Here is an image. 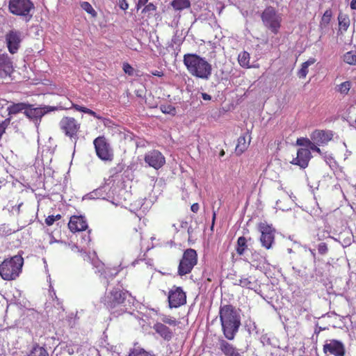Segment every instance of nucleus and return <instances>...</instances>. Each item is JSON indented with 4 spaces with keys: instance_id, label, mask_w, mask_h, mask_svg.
I'll list each match as a JSON object with an SVG mask.
<instances>
[{
    "instance_id": "1",
    "label": "nucleus",
    "mask_w": 356,
    "mask_h": 356,
    "mask_svg": "<svg viewBox=\"0 0 356 356\" xmlns=\"http://www.w3.org/2000/svg\"><path fill=\"white\" fill-rule=\"evenodd\" d=\"M131 294L128 291L120 287H113L101 298V302L111 315L118 317L127 312L131 305Z\"/></svg>"
},
{
    "instance_id": "2",
    "label": "nucleus",
    "mask_w": 356,
    "mask_h": 356,
    "mask_svg": "<svg viewBox=\"0 0 356 356\" xmlns=\"http://www.w3.org/2000/svg\"><path fill=\"white\" fill-rule=\"evenodd\" d=\"M219 317L225 337L233 340L241 325L238 311L230 304L220 305Z\"/></svg>"
},
{
    "instance_id": "3",
    "label": "nucleus",
    "mask_w": 356,
    "mask_h": 356,
    "mask_svg": "<svg viewBox=\"0 0 356 356\" xmlns=\"http://www.w3.org/2000/svg\"><path fill=\"white\" fill-rule=\"evenodd\" d=\"M183 62L188 72L195 77L207 80L211 75V65L195 54H185Z\"/></svg>"
},
{
    "instance_id": "4",
    "label": "nucleus",
    "mask_w": 356,
    "mask_h": 356,
    "mask_svg": "<svg viewBox=\"0 0 356 356\" xmlns=\"http://www.w3.org/2000/svg\"><path fill=\"white\" fill-rule=\"evenodd\" d=\"M24 259L22 255H15L5 259L0 264V275L6 281L16 280L22 273Z\"/></svg>"
},
{
    "instance_id": "5",
    "label": "nucleus",
    "mask_w": 356,
    "mask_h": 356,
    "mask_svg": "<svg viewBox=\"0 0 356 356\" xmlns=\"http://www.w3.org/2000/svg\"><path fill=\"white\" fill-rule=\"evenodd\" d=\"M81 127V122L73 117L64 116L59 122V128L61 132L74 143L79 139Z\"/></svg>"
},
{
    "instance_id": "6",
    "label": "nucleus",
    "mask_w": 356,
    "mask_h": 356,
    "mask_svg": "<svg viewBox=\"0 0 356 356\" xmlns=\"http://www.w3.org/2000/svg\"><path fill=\"white\" fill-rule=\"evenodd\" d=\"M34 8V4L31 0H10L8 3L9 11L15 15L24 17L26 22L32 18L31 12Z\"/></svg>"
},
{
    "instance_id": "7",
    "label": "nucleus",
    "mask_w": 356,
    "mask_h": 356,
    "mask_svg": "<svg viewBox=\"0 0 356 356\" xmlns=\"http://www.w3.org/2000/svg\"><path fill=\"white\" fill-rule=\"evenodd\" d=\"M197 263V252L192 248L186 249L179 261L177 273L180 276L189 274Z\"/></svg>"
},
{
    "instance_id": "8",
    "label": "nucleus",
    "mask_w": 356,
    "mask_h": 356,
    "mask_svg": "<svg viewBox=\"0 0 356 356\" xmlns=\"http://www.w3.org/2000/svg\"><path fill=\"white\" fill-rule=\"evenodd\" d=\"M95 152L97 157L104 161L111 162L114 159L113 149L104 136L97 137L93 140Z\"/></svg>"
},
{
    "instance_id": "9",
    "label": "nucleus",
    "mask_w": 356,
    "mask_h": 356,
    "mask_svg": "<svg viewBox=\"0 0 356 356\" xmlns=\"http://www.w3.org/2000/svg\"><path fill=\"white\" fill-rule=\"evenodd\" d=\"M264 24L274 34H277L280 28L281 18L277 15L274 8L267 7L261 14Z\"/></svg>"
},
{
    "instance_id": "10",
    "label": "nucleus",
    "mask_w": 356,
    "mask_h": 356,
    "mask_svg": "<svg viewBox=\"0 0 356 356\" xmlns=\"http://www.w3.org/2000/svg\"><path fill=\"white\" fill-rule=\"evenodd\" d=\"M168 301L170 309L178 308L186 303V293L181 286H173L168 291Z\"/></svg>"
},
{
    "instance_id": "11",
    "label": "nucleus",
    "mask_w": 356,
    "mask_h": 356,
    "mask_svg": "<svg viewBox=\"0 0 356 356\" xmlns=\"http://www.w3.org/2000/svg\"><path fill=\"white\" fill-rule=\"evenodd\" d=\"M5 40L8 51L11 54L17 53L22 41L21 32L15 29L10 30L6 34Z\"/></svg>"
},
{
    "instance_id": "12",
    "label": "nucleus",
    "mask_w": 356,
    "mask_h": 356,
    "mask_svg": "<svg viewBox=\"0 0 356 356\" xmlns=\"http://www.w3.org/2000/svg\"><path fill=\"white\" fill-rule=\"evenodd\" d=\"M259 229L261 232L260 241L262 246L270 249L275 240V229L266 222H261L259 225Z\"/></svg>"
},
{
    "instance_id": "13",
    "label": "nucleus",
    "mask_w": 356,
    "mask_h": 356,
    "mask_svg": "<svg viewBox=\"0 0 356 356\" xmlns=\"http://www.w3.org/2000/svg\"><path fill=\"white\" fill-rule=\"evenodd\" d=\"M325 354L334 356H345L346 349L343 343L336 339H330L325 341L323 348Z\"/></svg>"
},
{
    "instance_id": "14",
    "label": "nucleus",
    "mask_w": 356,
    "mask_h": 356,
    "mask_svg": "<svg viewBox=\"0 0 356 356\" xmlns=\"http://www.w3.org/2000/svg\"><path fill=\"white\" fill-rule=\"evenodd\" d=\"M144 159L146 163L156 170L160 169L165 163L164 156L161 152L156 149H153L147 152Z\"/></svg>"
},
{
    "instance_id": "15",
    "label": "nucleus",
    "mask_w": 356,
    "mask_h": 356,
    "mask_svg": "<svg viewBox=\"0 0 356 356\" xmlns=\"http://www.w3.org/2000/svg\"><path fill=\"white\" fill-rule=\"evenodd\" d=\"M88 225L86 218L82 216H72L68 222V228L72 233L83 232L88 229Z\"/></svg>"
},
{
    "instance_id": "16",
    "label": "nucleus",
    "mask_w": 356,
    "mask_h": 356,
    "mask_svg": "<svg viewBox=\"0 0 356 356\" xmlns=\"http://www.w3.org/2000/svg\"><path fill=\"white\" fill-rule=\"evenodd\" d=\"M312 157L310 150L307 148H300L297 152V156L291 161L292 164L299 165L302 168L307 167Z\"/></svg>"
},
{
    "instance_id": "17",
    "label": "nucleus",
    "mask_w": 356,
    "mask_h": 356,
    "mask_svg": "<svg viewBox=\"0 0 356 356\" xmlns=\"http://www.w3.org/2000/svg\"><path fill=\"white\" fill-rule=\"evenodd\" d=\"M13 72V62L7 54H0V77L6 78Z\"/></svg>"
},
{
    "instance_id": "18",
    "label": "nucleus",
    "mask_w": 356,
    "mask_h": 356,
    "mask_svg": "<svg viewBox=\"0 0 356 356\" xmlns=\"http://www.w3.org/2000/svg\"><path fill=\"white\" fill-rule=\"evenodd\" d=\"M333 138L332 131L315 130L311 134V139L318 145L327 144Z\"/></svg>"
},
{
    "instance_id": "19",
    "label": "nucleus",
    "mask_w": 356,
    "mask_h": 356,
    "mask_svg": "<svg viewBox=\"0 0 356 356\" xmlns=\"http://www.w3.org/2000/svg\"><path fill=\"white\" fill-rule=\"evenodd\" d=\"M51 111V109L48 106L33 108L31 105L29 104L27 109L24 113L29 118L38 120Z\"/></svg>"
},
{
    "instance_id": "20",
    "label": "nucleus",
    "mask_w": 356,
    "mask_h": 356,
    "mask_svg": "<svg viewBox=\"0 0 356 356\" xmlns=\"http://www.w3.org/2000/svg\"><path fill=\"white\" fill-rule=\"evenodd\" d=\"M153 330L161 338L165 341H170L173 337L172 331L165 324L161 322H156L153 325Z\"/></svg>"
},
{
    "instance_id": "21",
    "label": "nucleus",
    "mask_w": 356,
    "mask_h": 356,
    "mask_svg": "<svg viewBox=\"0 0 356 356\" xmlns=\"http://www.w3.org/2000/svg\"><path fill=\"white\" fill-rule=\"evenodd\" d=\"M218 348L225 356H241L238 350L225 339L219 341Z\"/></svg>"
},
{
    "instance_id": "22",
    "label": "nucleus",
    "mask_w": 356,
    "mask_h": 356,
    "mask_svg": "<svg viewBox=\"0 0 356 356\" xmlns=\"http://www.w3.org/2000/svg\"><path fill=\"white\" fill-rule=\"evenodd\" d=\"M250 139L248 131L245 135H242L238 138V143L235 148V152L237 155L242 154L248 148Z\"/></svg>"
},
{
    "instance_id": "23",
    "label": "nucleus",
    "mask_w": 356,
    "mask_h": 356,
    "mask_svg": "<svg viewBox=\"0 0 356 356\" xmlns=\"http://www.w3.org/2000/svg\"><path fill=\"white\" fill-rule=\"evenodd\" d=\"M236 284L248 289H255L258 286L257 280L253 276L241 277Z\"/></svg>"
},
{
    "instance_id": "24",
    "label": "nucleus",
    "mask_w": 356,
    "mask_h": 356,
    "mask_svg": "<svg viewBox=\"0 0 356 356\" xmlns=\"http://www.w3.org/2000/svg\"><path fill=\"white\" fill-rule=\"evenodd\" d=\"M251 240V238H249V241ZM248 239H247L245 236H242L238 238L236 241V245L235 247L236 252L238 256H243L245 251L248 248Z\"/></svg>"
},
{
    "instance_id": "25",
    "label": "nucleus",
    "mask_w": 356,
    "mask_h": 356,
    "mask_svg": "<svg viewBox=\"0 0 356 356\" xmlns=\"http://www.w3.org/2000/svg\"><path fill=\"white\" fill-rule=\"evenodd\" d=\"M170 6L175 10L181 11L184 9L190 8L191 4L190 0H173L171 1Z\"/></svg>"
},
{
    "instance_id": "26",
    "label": "nucleus",
    "mask_w": 356,
    "mask_h": 356,
    "mask_svg": "<svg viewBox=\"0 0 356 356\" xmlns=\"http://www.w3.org/2000/svg\"><path fill=\"white\" fill-rule=\"evenodd\" d=\"M29 106V104H26L25 103H17V104H13L10 105L8 107V111L9 115H15L20 112H22L23 110L27 109Z\"/></svg>"
},
{
    "instance_id": "27",
    "label": "nucleus",
    "mask_w": 356,
    "mask_h": 356,
    "mask_svg": "<svg viewBox=\"0 0 356 356\" xmlns=\"http://www.w3.org/2000/svg\"><path fill=\"white\" fill-rule=\"evenodd\" d=\"M128 356H156L152 352L147 351L141 347L131 348Z\"/></svg>"
},
{
    "instance_id": "28",
    "label": "nucleus",
    "mask_w": 356,
    "mask_h": 356,
    "mask_svg": "<svg viewBox=\"0 0 356 356\" xmlns=\"http://www.w3.org/2000/svg\"><path fill=\"white\" fill-rule=\"evenodd\" d=\"M250 54L245 51L240 53L238 56V63L243 67H245V68L250 67Z\"/></svg>"
},
{
    "instance_id": "29",
    "label": "nucleus",
    "mask_w": 356,
    "mask_h": 356,
    "mask_svg": "<svg viewBox=\"0 0 356 356\" xmlns=\"http://www.w3.org/2000/svg\"><path fill=\"white\" fill-rule=\"evenodd\" d=\"M332 17V10L330 8L326 10L321 19L320 27L321 29L326 28L330 22Z\"/></svg>"
},
{
    "instance_id": "30",
    "label": "nucleus",
    "mask_w": 356,
    "mask_h": 356,
    "mask_svg": "<svg viewBox=\"0 0 356 356\" xmlns=\"http://www.w3.org/2000/svg\"><path fill=\"white\" fill-rule=\"evenodd\" d=\"M72 108H74L76 111L82 112L86 114H88L90 115L93 116L94 118L100 120L102 119V117L97 115L94 111L88 108L85 106H82L76 104H72Z\"/></svg>"
},
{
    "instance_id": "31",
    "label": "nucleus",
    "mask_w": 356,
    "mask_h": 356,
    "mask_svg": "<svg viewBox=\"0 0 356 356\" xmlns=\"http://www.w3.org/2000/svg\"><path fill=\"white\" fill-rule=\"evenodd\" d=\"M250 259L252 266L258 268L264 262V258L259 252L254 251L252 252Z\"/></svg>"
},
{
    "instance_id": "32",
    "label": "nucleus",
    "mask_w": 356,
    "mask_h": 356,
    "mask_svg": "<svg viewBox=\"0 0 356 356\" xmlns=\"http://www.w3.org/2000/svg\"><path fill=\"white\" fill-rule=\"evenodd\" d=\"M338 20L339 29L346 31L350 25L349 17L346 15L340 13L338 16Z\"/></svg>"
},
{
    "instance_id": "33",
    "label": "nucleus",
    "mask_w": 356,
    "mask_h": 356,
    "mask_svg": "<svg viewBox=\"0 0 356 356\" xmlns=\"http://www.w3.org/2000/svg\"><path fill=\"white\" fill-rule=\"evenodd\" d=\"M343 61L349 65H356V51H350L343 55Z\"/></svg>"
},
{
    "instance_id": "34",
    "label": "nucleus",
    "mask_w": 356,
    "mask_h": 356,
    "mask_svg": "<svg viewBox=\"0 0 356 356\" xmlns=\"http://www.w3.org/2000/svg\"><path fill=\"white\" fill-rule=\"evenodd\" d=\"M28 356H49L45 348L39 346H35Z\"/></svg>"
},
{
    "instance_id": "35",
    "label": "nucleus",
    "mask_w": 356,
    "mask_h": 356,
    "mask_svg": "<svg viewBox=\"0 0 356 356\" xmlns=\"http://www.w3.org/2000/svg\"><path fill=\"white\" fill-rule=\"evenodd\" d=\"M81 8L84 10L87 13L90 14L92 17H96L97 15V12L92 8L91 4L88 1H83L80 4Z\"/></svg>"
},
{
    "instance_id": "36",
    "label": "nucleus",
    "mask_w": 356,
    "mask_h": 356,
    "mask_svg": "<svg viewBox=\"0 0 356 356\" xmlns=\"http://www.w3.org/2000/svg\"><path fill=\"white\" fill-rule=\"evenodd\" d=\"M156 9L157 7L153 3H149L144 6V8L142 10V13L147 14V18H150L152 16V13L156 11Z\"/></svg>"
},
{
    "instance_id": "37",
    "label": "nucleus",
    "mask_w": 356,
    "mask_h": 356,
    "mask_svg": "<svg viewBox=\"0 0 356 356\" xmlns=\"http://www.w3.org/2000/svg\"><path fill=\"white\" fill-rule=\"evenodd\" d=\"M160 110L165 114H170L175 116L177 113L176 108L171 104H161Z\"/></svg>"
},
{
    "instance_id": "38",
    "label": "nucleus",
    "mask_w": 356,
    "mask_h": 356,
    "mask_svg": "<svg viewBox=\"0 0 356 356\" xmlns=\"http://www.w3.org/2000/svg\"><path fill=\"white\" fill-rule=\"evenodd\" d=\"M352 83L350 81H344L338 86L337 91L339 92L341 95H348Z\"/></svg>"
},
{
    "instance_id": "39",
    "label": "nucleus",
    "mask_w": 356,
    "mask_h": 356,
    "mask_svg": "<svg viewBox=\"0 0 356 356\" xmlns=\"http://www.w3.org/2000/svg\"><path fill=\"white\" fill-rule=\"evenodd\" d=\"M111 172L113 173L108 179H105L104 185L112 188L115 186V181L118 176L116 175L117 172H115L114 169H111Z\"/></svg>"
},
{
    "instance_id": "40",
    "label": "nucleus",
    "mask_w": 356,
    "mask_h": 356,
    "mask_svg": "<svg viewBox=\"0 0 356 356\" xmlns=\"http://www.w3.org/2000/svg\"><path fill=\"white\" fill-rule=\"evenodd\" d=\"M161 321L163 322L162 323L163 324H168L173 326H176L179 323V321L176 320V318L165 315H163V317L161 318Z\"/></svg>"
},
{
    "instance_id": "41",
    "label": "nucleus",
    "mask_w": 356,
    "mask_h": 356,
    "mask_svg": "<svg viewBox=\"0 0 356 356\" xmlns=\"http://www.w3.org/2000/svg\"><path fill=\"white\" fill-rule=\"evenodd\" d=\"M122 69L125 74H127L129 76H132L134 74V70L128 63H123Z\"/></svg>"
},
{
    "instance_id": "42",
    "label": "nucleus",
    "mask_w": 356,
    "mask_h": 356,
    "mask_svg": "<svg viewBox=\"0 0 356 356\" xmlns=\"http://www.w3.org/2000/svg\"><path fill=\"white\" fill-rule=\"evenodd\" d=\"M318 252L321 255L327 254L328 252L327 245L324 242L319 243L318 245Z\"/></svg>"
},
{
    "instance_id": "43",
    "label": "nucleus",
    "mask_w": 356,
    "mask_h": 356,
    "mask_svg": "<svg viewBox=\"0 0 356 356\" xmlns=\"http://www.w3.org/2000/svg\"><path fill=\"white\" fill-rule=\"evenodd\" d=\"M308 74V67L305 66L304 64H302L301 68L299 70L298 72V75L300 78H305L307 74Z\"/></svg>"
},
{
    "instance_id": "44",
    "label": "nucleus",
    "mask_w": 356,
    "mask_h": 356,
    "mask_svg": "<svg viewBox=\"0 0 356 356\" xmlns=\"http://www.w3.org/2000/svg\"><path fill=\"white\" fill-rule=\"evenodd\" d=\"M310 143H311V140L307 138H298V140L296 141L297 145H300V146H305L307 147L310 144Z\"/></svg>"
},
{
    "instance_id": "45",
    "label": "nucleus",
    "mask_w": 356,
    "mask_h": 356,
    "mask_svg": "<svg viewBox=\"0 0 356 356\" xmlns=\"http://www.w3.org/2000/svg\"><path fill=\"white\" fill-rule=\"evenodd\" d=\"M317 144L315 143L314 141L310 143V144L308 145L307 147V149L309 148V149L312 150V151H314V152H316L319 154H321V149L319 147H317Z\"/></svg>"
},
{
    "instance_id": "46",
    "label": "nucleus",
    "mask_w": 356,
    "mask_h": 356,
    "mask_svg": "<svg viewBox=\"0 0 356 356\" xmlns=\"http://www.w3.org/2000/svg\"><path fill=\"white\" fill-rule=\"evenodd\" d=\"M118 4L120 8L123 10H127L129 8V3L126 0H119Z\"/></svg>"
},
{
    "instance_id": "47",
    "label": "nucleus",
    "mask_w": 356,
    "mask_h": 356,
    "mask_svg": "<svg viewBox=\"0 0 356 356\" xmlns=\"http://www.w3.org/2000/svg\"><path fill=\"white\" fill-rule=\"evenodd\" d=\"M149 0H138V2L136 5V8L138 10L140 9L143 6L147 5Z\"/></svg>"
},
{
    "instance_id": "48",
    "label": "nucleus",
    "mask_w": 356,
    "mask_h": 356,
    "mask_svg": "<svg viewBox=\"0 0 356 356\" xmlns=\"http://www.w3.org/2000/svg\"><path fill=\"white\" fill-rule=\"evenodd\" d=\"M55 222V218H54V215H51V216H49L47 218H46L45 219V223L48 225V226H51Z\"/></svg>"
},
{
    "instance_id": "49",
    "label": "nucleus",
    "mask_w": 356,
    "mask_h": 356,
    "mask_svg": "<svg viewBox=\"0 0 356 356\" xmlns=\"http://www.w3.org/2000/svg\"><path fill=\"white\" fill-rule=\"evenodd\" d=\"M315 62H316V59L315 58H310L307 61L304 62L302 64H304L305 66L309 67V66L313 65L314 63H315Z\"/></svg>"
},
{
    "instance_id": "50",
    "label": "nucleus",
    "mask_w": 356,
    "mask_h": 356,
    "mask_svg": "<svg viewBox=\"0 0 356 356\" xmlns=\"http://www.w3.org/2000/svg\"><path fill=\"white\" fill-rule=\"evenodd\" d=\"M191 209L193 212L197 213L200 209V206L198 203H193L191 207Z\"/></svg>"
},
{
    "instance_id": "51",
    "label": "nucleus",
    "mask_w": 356,
    "mask_h": 356,
    "mask_svg": "<svg viewBox=\"0 0 356 356\" xmlns=\"http://www.w3.org/2000/svg\"><path fill=\"white\" fill-rule=\"evenodd\" d=\"M152 74L153 76H159V77H162L164 76V73L163 72V71H158V70L152 71Z\"/></svg>"
},
{
    "instance_id": "52",
    "label": "nucleus",
    "mask_w": 356,
    "mask_h": 356,
    "mask_svg": "<svg viewBox=\"0 0 356 356\" xmlns=\"http://www.w3.org/2000/svg\"><path fill=\"white\" fill-rule=\"evenodd\" d=\"M325 330V327H316L314 330V333L318 335L322 330Z\"/></svg>"
},
{
    "instance_id": "53",
    "label": "nucleus",
    "mask_w": 356,
    "mask_h": 356,
    "mask_svg": "<svg viewBox=\"0 0 356 356\" xmlns=\"http://www.w3.org/2000/svg\"><path fill=\"white\" fill-rule=\"evenodd\" d=\"M216 218V211H213L211 228H213V227L214 225Z\"/></svg>"
},
{
    "instance_id": "54",
    "label": "nucleus",
    "mask_w": 356,
    "mask_h": 356,
    "mask_svg": "<svg viewBox=\"0 0 356 356\" xmlns=\"http://www.w3.org/2000/svg\"><path fill=\"white\" fill-rule=\"evenodd\" d=\"M350 8L356 10V0H352L350 2Z\"/></svg>"
},
{
    "instance_id": "55",
    "label": "nucleus",
    "mask_w": 356,
    "mask_h": 356,
    "mask_svg": "<svg viewBox=\"0 0 356 356\" xmlns=\"http://www.w3.org/2000/svg\"><path fill=\"white\" fill-rule=\"evenodd\" d=\"M202 98L204 100H210L211 96L207 93H202Z\"/></svg>"
},
{
    "instance_id": "56",
    "label": "nucleus",
    "mask_w": 356,
    "mask_h": 356,
    "mask_svg": "<svg viewBox=\"0 0 356 356\" xmlns=\"http://www.w3.org/2000/svg\"><path fill=\"white\" fill-rule=\"evenodd\" d=\"M54 218H55V221L56 220H58L61 218V215L60 214H57L56 216H54Z\"/></svg>"
},
{
    "instance_id": "57",
    "label": "nucleus",
    "mask_w": 356,
    "mask_h": 356,
    "mask_svg": "<svg viewBox=\"0 0 356 356\" xmlns=\"http://www.w3.org/2000/svg\"><path fill=\"white\" fill-rule=\"evenodd\" d=\"M224 154H225V152H224V150H222V151L220 152V156H224Z\"/></svg>"
},
{
    "instance_id": "58",
    "label": "nucleus",
    "mask_w": 356,
    "mask_h": 356,
    "mask_svg": "<svg viewBox=\"0 0 356 356\" xmlns=\"http://www.w3.org/2000/svg\"><path fill=\"white\" fill-rule=\"evenodd\" d=\"M138 95V97H140V92H138V95Z\"/></svg>"
},
{
    "instance_id": "59",
    "label": "nucleus",
    "mask_w": 356,
    "mask_h": 356,
    "mask_svg": "<svg viewBox=\"0 0 356 356\" xmlns=\"http://www.w3.org/2000/svg\"><path fill=\"white\" fill-rule=\"evenodd\" d=\"M138 95V97H140V92H138V95Z\"/></svg>"
},
{
    "instance_id": "60",
    "label": "nucleus",
    "mask_w": 356,
    "mask_h": 356,
    "mask_svg": "<svg viewBox=\"0 0 356 356\" xmlns=\"http://www.w3.org/2000/svg\"><path fill=\"white\" fill-rule=\"evenodd\" d=\"M312 253L313 254L314 256L315 255V253L313 251H312Z\"/></svg>"
}]
</instances>
